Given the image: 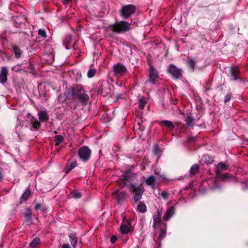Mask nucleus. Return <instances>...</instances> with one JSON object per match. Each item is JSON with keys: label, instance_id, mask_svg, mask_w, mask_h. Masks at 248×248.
<instances>
[{"label": "nucleus", "instance_id": "1", "mask_svg": "<svg viewBox=\"0 0 248 248\" xmlns=\"http://www.w3.org/2000/svg\"><path fill=\"white\" fill-rule=\"evenodd\" d=\"M123 183L121 186L124 187L128 186V189L130 192L134 194L133 199L134 202H137L142 198L144 189L142 184L138 186L134 184L131 183V179L133 178V173L129 170H125L123 174Z\"/></svg>", "mask_w": 248, "mask_h": 248}, {"label": "nucleus", "instance_id": "2", "mask_svg": "<svg viewBox=\"0 0 248 248\" xmlns=\"http://www.w3.org/2000/svg\"><path fill=\"white\" fill-rule=\"evenodd\" d=\"M110 30L117 33H123L127 32L132 29L131 23L124 20L116 22L109 26Z\"/></svg>", "mask_w": 248, "mask_h": 248}, {"label": "nucleus", "instance_id": "3", "mask_svg": "<svg viewBox=\"0 0 248 248\" xmlns=\"http://www.w3.org/2000/svg\"><path fill=\"white\" fill-rule=\"evenodd\" d=\"M71 95L73 99L79 100L81 103H85L89 99L88 94L80 86L78 85L73 87L71 90Z\"/></svg>", "mask_w": 248, "mask_h": 248}, {"label": "nucleus", "instance_id": "4", "mask_svg": "<svg viewBox=\"0 0 248 248\" xmlns=\"http://www.w3.org/2000/svg\"><path fill=\"white\" fill-rule=\"evenodd\" d=\"M94 92L103 96H106L110 93V84L107 80H100L95 85Z\"/></svg>", "mask_w": 248, "mask_h": 248}, {"label": "nucleus", "instance_id": "5", "mask_svg": "<svg viewBox=\"0 0 248 248\" xmlns=\"http://www.w3.org/2000/svg\"><path fill=\"white\" fill-rule=\"evenodd\" d=\"M229 168V166L221 162L218 163L216 167L215 178L219 181H224L230 177L229 173H221L222 171H225Z\"/></svg>", "mask_w": 248, "mask_h": 248}, {"label": "nucleus", "instance_id": "6", "mask_svg": "<svg viewBox=\"0 0 248 248\" xmlns=\"http://www.w3.org/2000/svg\"><path fill=\"white\" fill-rule=\"evenodd\" d=\"M136 10V7L133 4L125 5L122 6L120 11V15L124 19H127L133 14Z\"/></svg>", "mask_w": 248, "mask_h": 248}, {"label": "nucleus", "instance_id": "7", "mask_svg": "<svg viewBox=\"0 0 248 248\" xmlns=\"http://www.w3.org/2000/svg\"><path fill=\"white\" fill-rule=\"evenodd\" d=\"M167 72L174 79H180L183 77L182 70L173 64H170L168 66Z\"/></svg>", "mask_w": 248, "mask_h": 248}, {"label": "nucleus", "instance_id": "8", "mask_svg": "<svg viewBox=\"0 0 248 248\" xmlns=\"http://www.w3.org/2000/svg\"><path fill=\"white\" fill-rule=\"evenodd\" d=\"M79 158L83 162H87L90 158L91 150L88 146H84L80 147L78 152Z\"/></svg>", "mask_w": 248, "mask_h": 248}, {"label": "nucleus", "instance_id": "9", "mask_svg": "<svg viewBox=\"0 0 248 248\" xmlns=\"http://www.w3.org/2000/svg\"><path fill=\"white\" fill-rule=\"evenodd\" d=\"M158 77V72L153 66H151L150 68L149 78L146 81V83H151L153 85H155L156 83V80Z\"/></svg>", "mask_w": 248, "mask_h": 248}, {"label": "nucleus", "instance_id": "10", "mask_svg": "<svg viewBox=\"0 0 248 248\" xmlns=\"http://www.w3.org/2000/svg\"><path fill=\"white\" fill-rule=\"evenodd\" d=\"M113 71L114 75L121 76L125 73L126 68L123 64L118 63L113 66Z\"/></svg>", "mask_w": 248, "mask_h": 248}, {"label": "nucleus", "instance_id": "11", "mask_svg": "<svg viewBox=\"0 0 248 248\" xmlns=\"http://www.w3.org/2000/svg\"><path fill=\"white\" fill-rule=\"evenodd\" d=\"M111 196L113 198L117 199L118 202L120 203L126 198L127 194L124 191H120L117 190L112 193Z\"/></svg>", "mask_w": 248, "mask_h": 248}, {"label": "nucleus", "instance_id": "12", "mask_svg": "<svg viewBox=\"0 0 248 248\" xmlns=\"http://www.w3.org/2000/svg\"><path fill=\"white\" fill-rule=\"evenodd\" d=\"M230 77L232 80H236L240 78V70L237 66H235L231 67L230 69Z\"/></svg>", "mask_w": 248, "mask_h": 248}, {"label": "nucleus", "instance_id": "13", "mask_svg": "<svg viewBox=\"0 0 248 248\" xmlns=\"http://www.w3.org/2000/svg\"><path fill=\"white\" fill-rule=\"evenodd\" d=\"M8 74V71L7 68L5 66H2L1 68V71L0 72V83L3 85L6 83L7 81Z\"/></svg>", "mask_w": 248, "mask_h": 248}, {"label": "nucleus", "instance_id": "14", "mask_svg": "<svg viewBox=\"0 0 248 248\" xmlns=\"http://www.w3.org/2000/svg\"><path fill=\"white\" fill-rule=\"evenodd\" d=\"M31 127L30 129L32 131L38 130L41 126L40 122L35 118L32 117L30 119Z\"/></svg>", "mask_w": 248, "mask_h": 248}, {"label": "nucleus", "instance_id": "15", "mask_svg": "<svg viewBox=\"0 0 248 248\" xmlns=\"http://www.w3.org/2000/svg\"><path fill=\"white\" fill-rule=\"evenodd\" d=\"M153 227L155 230L161 224V215L158 211L153 216Z\"/></svg>", "mask_w": 248, "mask_h": 248}, {"label": "nucleus", "instance_id": "16", "mask_svg": "<svg viewBox=\"0 0 248 248\" xmlns=\"http://www.w3.org/2000/svg\"><path fill=\"white\" fill-rule=\"evenodd\" d=\"M175 213V208L170 206L168 208L163 218L165 221H168Z\"/></svg>", "mask_w": 248, "mask_h": 248}, {"label": "nucleus", "instance_id": "17", "mask_svg": "<svg viewBox=\"0 0 248 248\" xmlns=\"http://www.w3.org/2000/svg\"><path fill=\"white\" fill-rule=\"evenodd\" d=\"M158 124L161 127L165 126L170 130H172L174 128L173 123L169 120L161 121Z\"/></svg>", "mask_w": 248, "mask_h": 248}, {"label": "nucleus", "instance_id": "18", "mask_svg": "<svg viewBox=\"0 0 248 248\" xmlns=\"http://www.w3.org/2000/svg\"><path fill=\"white\" fill-rule=\"evenodd\" d=\"M31 195L32 192L31 190L29 188H27L21 195L19 203L22 204L27 201Z\"/></svg>", "mask_w": 248, "mask_h": 248}, {"label": "nucleus", "instance_id": "19", "mask_svg": "<svg viewBox=\"0 0 248 248\" xmlns=\"http://www.w3.org/2000/svg\"><path fill=\"white\" fill-rule=\"evenodd\" d=\"M77 165L78 164L76 161L70 162V160H68L64 169L65 173L68 174L73 169L75 168Z\"/></svg>", "mask_w": 248, "mask_h": 248}, {"label": "nucleus", "instance_id": "20", "mask_svg": "<svg viewBox=\"0 0 248 248\" xmlns=\"http://www.w3.org/2000/svg\"><path fill=\"white\" fill-rule=\"evenodd\" d=\"M155 178L154 176L151 175L146 179L145 183L147 185L151 186V187L155 189Z\"/></svg>", "mask_w": 248, "mask_h": 248}, {"label": "nucleus", "instance_id": "21", "mask_svg": "<svg viewBox=\"0 0 248 248\" xmlns=\"http://www.w3.org/2000/svg\"><path fill=\"white\" fill-rule=\"evenodd\" d=\"M39 120L41 122H45L48 120V115L46 111L42 110L38 113Z\"/></svg>", "mask_w": 248, "mask_h": 248}, {"label": "nucleus", "instance_id": "22", "mask_svg": "<svg viewBox=\"0 0 248 248\" xmlns=\"http://www.w3.org/2000/svg\"><path fill=\"white\" fill-rule=\"evenodd\" d=\"M71 40L72 37L71 35H67L64 37V39L63 41V44L64 45L66 49H69L70 48Z\"/></svg>", "mask_w": 248, "mask_h": 248}, {"label": "nucleus", "instance_id": "23", "mask_svg": "<svg viewBox=\"0 0 248 248\" xmlns=\"http://www.w3.org/2000/svg\"><path fill=\"white\" fill-rule=\"evenodd\" d=\"M134 132H142L144 130V126L142 125V121L138 122L133 126Z\"/></svg>", "mask_w": 248, "mask_h": 248}, {"label": "nucleus", "instance_id": "24", "mask_svg": "<svg viewBox=\"0 0 248 248\" xmlns=\"http://www.w3.org/2000/svg\"><path fill=\"white\" fill-rule=\"evenodd\" d=\"M24 215L25 217L26 221L27 222H31L32 218V213L31 209L29 208H27L26 211L24 213Z\"/></svg>", "mask_w": 248, "mask_h": 248}, {"label": "nucleus", "instance_id": "25", "mask_svg": "<svg viewBox=\"0 0 248 248\" xmlns=\"http://www.w3.org/2000/svg\"><path fill=\"white\" fill-rule=\"evenodd\" d=\"M199 166L198 164H195L193 165L190 169V176L195 175L199 172Z\"/></svg>", "mask_w": 248, "mask_h": 248}, {"label": "nucleus", "instance_id": "26", "mask_svg": "<svg viewBox=\"0 0 248 248\" xmlns=\"http://www.w3.org/2000/svg\"><path fill=\"white\" fill-rule=\"evenodd\" d=\"M137 210L140 213H144L147 211L146 206L144 203L140 202L137 206Z\"/></svg>", "mask_w": 248, "mask_h": 248}, {"label": "nucleus", "instance_id": "27", "mask_svg": "<svg viewBox=\"0 0 248 248\" xmlns=\"http://www.w3.org/2000/svg\"><path fill=\"white\" fill-rule=\"evenodd\" d=\"M68 236L72 246L75 248L77 243V238L76 234L75 233H70Z\"/></svg>", "mask_w": 248, "mask_h": 248}, {"label": "nucleus", "instance_id": "28", "mask_svg": "<svg viewBox=\"0 0 248 248\" xmlns=\"http://www.w3.org/2000/svg\"><path fill=\"white\" fill-rule=\"evenodd\" d=\"M186 126L189 127L193 125L195 119L190 115H188L185 119Z\"/></svg>", "mask_w": 248, "mask_h": 248}, {"label": "nucleus", "instance_id": "29", "mask_svg": "<svg viewBox=\"0 0 248 248\" xmlns=\"http://www.w3.org/2000/svg\"><path fill=\"white\" fill-rule=\"evenodd\" d=\"M13 51L17 59H19L21 57V51L18 46H13Z\"/></svg>", "mask_w": 248, "mask_h": 248}, {"label": "nucleus", "instance_id": "30", "mask_svg": "<svg viewBox=\"0 0 248 248\" xmlns=\"http://www.w3.org/2000/svg\"><path fill=\"white\" fill-rule=\"evenodd\" d=\"M64 137L62 135H57L55 137V144L56 146H58L61 143L63 142L64 141Z\"/></svg>", "mask_w": 248, "mask_h": 248}, {"label": "nucleus", "instance_id": "31", "mask_svg": "<svg viewBox=\"0 0 248 248\" xmlns=\"http://www.w3.org/2000/svg\"><path fill=\"white\" fill-rule=\"evenodd\" d=\"M40 242V239L38 237H35L30 244L31 248H34Z\"/></svg>", "mask_w": 248, "mask_h": 248}, {"label": "nucleus", "instance_id": "32", "mask_svg": "<svg viewBox=\"0 0 248 248\" xmlns=\"http://www.w3.org/2000/svg\"><path fill=\"white\" fill-rule=\"evenodd\" d=\"M120 231L122 233L127 234L129 232V228L127 225L122 224L120 227Z\"/></svg>", "mask_w": 248, "mask_h": 248}, {"label": "nucleus", "instance_id": "33", "mask_svg": "<svg viewBox=\"0 0 248 248\" xmlns=\"http://www.w3.org/2000/svg\"><path fill=\"white\" fill-rule=\"evenodd\" d=\"M189 67L193 71L195 66L196 62L192 59L188 58L186 61Z\"/></svg>", "mask_w": 248, "mask_h": 248}, {"label": "nucleus", "instance_id": "34", "mask_svg": "<svg viewBox=\"0 0 248 248\" xmlns=\"http://www.w3.org/2000/svg\"><path fill=\"white\" fill-rule=\"evenodd\" d=\"M146 103V102L145 98L143 97H141L139 99V108L140 109H143L144 108Z\"/></svg>", "mask_w": 248, "mask_h": 248}, {"label": "nucleus", "instance_id": "35", "mask_svg": "<svg viewBox=\"0 0 248 248\" xmlns=\"http://www.w3.org/2000/svg\"><path fill=\"white\" fill-rule=\"evenodd\" d=\"M166 235V232L164 228H160L159 230V235L158 236V239L161 241L164 239Z\"/></svg>", "mask_w": 248, "mask_h": 248}, {"label": "nucleus", "instance_id": "36", "mask_svg": "<svg viewBox=\"0 0 248 248\" xmlns=\"http://www.w3.org/2000/svg\"><path fill=\"white\" fill-rule=\"evenodd\" d=\"M96 72V70L95 69L93 68L90 69L88 70L87 73V76L89 78H92L94 77L95 73Z\"/></svg>", "mask_w": 248, "mask_h": 248}, {"label": "nucleus", "instance_id": "37", "mask_svg": "<svg viewBox=\"0 0 248 248\" xmlns=\"http://www.w3.org/2000/svg\"><path fill=\"white\" fill-rule=\"evenodd\" d=\"M205 159V162L206 164H212L214 162V159L212 157L209 156L208 155H205L204 156Z\"/></svg>", "mask_w": 248, "mask_h": 248}, {"label": "nucleus", "instance_id": "38", "mask_svg": "<svg viewBox=\"0 0 248 248\" xmlns=\"http://www.w3.org/2000/svg\"><path fill=\"white\" fill-rule=\"evenodd\" d=\"M38 34L43 37V39H45L46 37V32L45 30L39 29L38 30Z\"/></svg>", "mask_w": 248, "mask_h": 248}, {"label": "nucleus", "instance_id": "39", "mask_svg": "<svg viewBox=\"0 0 248 248\" xmlns=\"http://www.w3.org/2000/svg\"><path fill=\"white\" fill-rule=\"evenodd\" d=\"M160 195L163 199L167 200L170 196V194L167 191H163L161 192Z\"/></svg>", "mask_w": 248, "mask_h": 248}, {"label": "nucleus", "instance_id": "40", "mask_svg": "<svg viewBox=\"0 0 248 248\" xmlns=\"http://www.w3.org/2000/svg\"><path fill=\"white\" fill-rule=\"evenodd\" d=\"M72 196L75 199H79L81 196L82 194L81 192H78L77 191H74L72 193Z\"/></svg>", "mask_w": 248, "mask_h": 248}, {"label": "nucleus", "instance_id": "41", "mask_svg": "<svg viewBox=\"0 0 248 248\" xmlns=\"http://www.w3.org/2000/svg\"><path fill=\"white\" fill-rule=\"evenodd\" d=\"M232 96V93H228L224 97V103H227L228 102H229L231 97Z\"/></svg>", "mask_w": 248, "mask_h": 248}, {"label": "nucleus", "instance_id": "42", "mask_svg": "<svg viewBox=\"0 0 248 248\" xmlns=\"http://www.w3.org/2000/svg\"><path fill=\"white\" fill-rule=\"evenodd\" d=\"M42 207V204L40 203H36L35 204L34 208L35 210H38Z\"/></svg>", "mask_w": 248, "mask_h": 248}, {"label": "nucleus", "instance_id": "43", "mask_svg": "<svg viewBox=\"0 0 248 248\" xmlns=\"http://www.w3.org/2000/svg\"><path fill=\"white\" fill-rule=\"evenodd\" d=\"M117 237L115 235L112 236L110 238V242L111 243H114L117 241Z\"/></svg>", "mask_w": 248, "mask_h": 248}, {"label": "nucleus", "instance_id": "44", "mask_svg": "<svg viewBox=\"0 0 248 248\" xmlns=\"http://www.w3.org/2000/svg\"><path fill=\"white\" fill-rule=\"evenodd\" d=\"M159 150V147L157 145H155L154 147V152L155 154H157Z\"/></svg>", "mask_w": 248, "mask_h": 248}, {"label": "nucleus", "instance_id": "45", "mask_svg": "<svg viewBox=\"0 0 248 248\" xmlns=\"http://www.w3.org/2000/svg\"><path fill=\"white\" fill-rule=\"evenodd\" d=\"M70 245L68 244H64L62 246L61 248H70Z\"/></svg>", "mask_w": 248, "mask_h": 248}, {"label": "nucleus", "instance_id": "46", "mask_svg": "<svg viewBox=\"0 0 248 248\" xmlns=\"http://www.w3.org/2000/svg\"><path fill=\"white\" fill-rule=\"evenodd\" d=\"M72 0H63L62 2L64 4H68Z\"/></svg>", "mask_w": 248, "mask_h": 248}, {"label": "nucleus", "instance_id": "47", "mask_svg": "<svg viewBox=\"0 0 248 248\" xmlns=\"http://www.w3.org/2000/svg\"><path fill=\"white\" fill-rule=\"evenodd\" d=\"M3 179V174L2 172L0 170V182Z\"/></svg>", "mask_w": 248, "mask_h": 248}, {"label": "nucleus", "instance_id": "48", "mask_svg": "<svg viewBox=\"0 0 248 248\" xmlns=\"http://www.w3.org/2000/svg\"><path fill=\"white\" fill-rule=\"evenodd\" d=\"M3 140V137L0 133V142H2Z\"/></svg>", "mask_w": 248, "mask_h": 248}, {"label": "nucleus", "instance_id": "49", "mask_svg": "<svg viewBox=\"0 0 248 248\" xmlns=\"http://www.w3.org/2000/svg\"><path fill=\"white\" fill-rule=\"evenodd\" d=\"M54 133L56 134H57V132L56 131H54Z\"/></svg>", "mask_w": 248, "mask_h": 248}, {"label": "nucleus", "instance_id": "50", "mask_svg": "<svg viewBox=\"0 0 248 248\" xmlns=\"http://www.w3.org/2000/svg\"><path fill=\"white\" fill-rule=\"evenodd\" d=\"M209 90V89L208 88H207V89H206L205 90V91H206V92H207V91H208Z\"/></svg>", "mask_w": 248, "mask_h": 248}, {"label": "nucleus", "instance_id": "51", "mask_svg": "<svg viewBox=\"0 0 248 248\" xmlns=\"http://www.w3.org/2000/svg\"><path fill=\"white\" fill-rule=\"evenodd\" d=\"M76 108V106H74V108H73V109Z\"/></svg>", "mask_w": 248, "mask_h": 248}]
</instances>
